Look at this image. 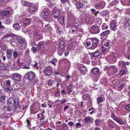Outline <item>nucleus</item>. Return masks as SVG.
<instances>
[{
  "mask_svg": "<svg viewBox=\"0 0 130 130\" xmlns=\"http://www.w3.org/2000/svg\"><path fill=\"white\" fill-rule=\"evenodd\" d=\"M59 46L58 48V54L60 56H61L64 51H65V48L66 46L65 43L62 41L59 43Z\"/></svg>",
  "mask_w": 130,
  "mask_h": 130,
  "instance_id": "f257e3e1",
  "label": "nucleus"
},
{
  "mask_svg": "<svg viewBox=\"0 0 130 130\" xmlns=\"http://www.w3.org/2000/svg\"><path fill=\"white\" fill-rule=\"evenodd\" d=\"M91 32L92 34H96L99 33L100 32V27L97 25H94L90 27Z\"/></svg>",
  "mask_w": 130,
  "mask_h": 130,
  "instance_id": "f03ea898",
  "label": "nucleus"
},
{
  "mask_svg": "<svg viewBox=\"0 0 130 130\" xmlns=\"http://www.w3.org/2000/svg\"><path fill=\"white\" fill-rule=\"evenodd\" d=\"M13 109L15 111H19L21 109V106L19 105V102L18 99L15 98L14 100Z\"/></svg>",
  "mask_w": 130,
  "mask_h": 130,
  "instance_id": "7ed1b4c3",
  "label": "nucleus"
},
{
  "mask_svg": "<svg viewBox=\"0 0 130 130\" xmlns=\"http://www.w3.org/2000/svg\"><path fill=\"white\" fill-rule=\"evenodd\" d=\"M39 107V105L35 104V103H34L31 105L30 108V111H35V112L32 113L33 114H35L38 111Z\"/></svg>",
  "mask_w": 130,
  "mask_h": 130,
  "instance_id": "20e7f679",
  "label": "nucleus"
},
{
  "mask_svg": "<svg viewBox=\"0 0 130 130\" xmlns=\"http://www.w3.org/2000/svg\"><path fill=\"white\" fill-rule=\"evenodd\" d=\"M26 75L27 76V79L30 81H32L36 76L35 74L32 71L29 72L26 74Z\"/></svg>",
  "mask_w": 130,
  "mask_h": 130,
  "instance_id": "39448f33",
  "label": "nucleus"
},
{
  "mask_svg": "<svg viewBox=\"0 0 130 130\" xmlns=\"http://www.w3.org/2000/svg\"><path fill=\"white\" fill-rule=\"evenodd\" d=\"M109 30H106L102 32L100 34L101 39L103 40H105L107 37L108 35L110 34Z\"/></svg>",
  "mask_w": 130,
  "mask_h": 130,
  "instance_id": "423d86ee",
  "label": "nucleus"
},
{
  "mask_svg": "<svg viewBox=\"0 0 130 130\" xmlns=\"http://www.w3.org/2000/svg\"><path fill=\"white\" fill-rule=\"evenodd\" d=\"M92 41L91 49H94L98 46V44L99 42V40L96 38H94L92 39Z\"/></svg>",
  "mask_w": 130,
  "mask_h": 130,
  "instance_id": "0eeeda50",
  "label": "nucleus"
},
{
  "mask_svg": "<svg viewBox=\"0 0 130 130\" xmlns=\"http://www.w3.org/2000/svg\"><path fill=\"white\" fill-rule=\"evenodd\" d=\"M43 72L46 76H50L53 74V71L50 68H45L43 71Z\"/></svg>",
  "mask_w": 130,
  "mask_h": 130,
  "instance_id": "6e6552de",
  "label": "nucleus"
},
{
  "mask_svg": "<svg viewBox=\"0 0 130 130\" xmlns=\"http://www.w3.org/2000/svg\"><path fill=\"white\" fill-rule=\"evenodd\" d=\"M12 12V9L10 7L6 8L4 10H2V14L4 16L8 15L9 14L11 13Z\"/></svg>",
  "mask_w": 130,
  "mask_h": 130,
  "instance_id": "1a4fd4ad",
  "label": "nucleus"
},
{
  "mask_svg": "<svg viewBox=\"0 0 130 130\" xmlns=\"http://www.w3.org/2000/svg\"><path fill=\"white\" fill-rule=\"evenodd\" d=\"M105 4L106 3L104 1H102L100 3L96 4L95 7L96 9H101L104 7Z\"/></svg>",
  "mask_w": 130,
  "mask_h": 130,
  "instance_id": "9d476101",
  "label": "nucleus"
},
{
  "mask_svg": "<svg viewBox=\"0 0 130 130\" xmlns=\"http://www.w3.org/2000/svg\"><path fill=\"white\" fill-rule=\"evenodd\" d=\"M84 122L86 124L90 123L92 124L93 123V119L89 116H87L83 120Z\"/></svg>",
  "mask_w": 130,
  "mask_h": 130,
  "instance_id": "9b49d317",
  "label": "nucleus"
},
{
  "mask_svg": "<svg viewBox=\"0 0 130 130\" xmlns=\"http://www.w3.org/2000/svg\"><path fill=\"white\" fill-rule=\"evenodd\" d=\"M17 40L19 43L23 45V44H26V42L25 40V39L21 36H18L17 38Z\"/></svg>",
  "mask_w": 130,
  "mask_h": 130,
  "instance_id": "f8f14e48",
  "label": "nucleus"
},
{
  "mask_svg": "<svg viewBox=\"0 0 130 130\" xmlns=\"http://www.w3.org/2000/svg\"><path fill=\"white\" fill-rule=\"evenodd\" d=\"M13 78L14 80L17 81H20L21 78V75L17 73L13 74Z\"/></svg>",
  "mask_w": 130,
  "mask_h": 130,
  "instance_id": "ddd939ff",
  "label": "nucleus"
},
{
  "mask_svg": "<svg viewBox=\"0 0 130 130\" xmlns=\"http://www.w3.org/2000/svg\"><path fill=\"white\" fill-rule=\"evenodd\" d=\"M123 23L124 24V26L125 28L128 27L130 24V18H124Z\"/></svg>",
  "mask_w": 130,
  "mask_h": 130,
  "instance_id": "4468645a",
  "label": "nucleus"
},
{
  "mask_svg": "<svg viewBox=\"0 0 130 130\" xmlns=\"http://www.w3.org/2000/svg\"><path fill=\"white\" fill-rule=\"evenodd\" d=\"M78 70L80 71L82 74H85L87 71V68L83 66V65H81L78 68Z\"/></svg>",
  "mask_w": 130,
  "mask_h": 130,
  "instance_id": "2eb2a0df",
  "label": "nucleus"
},
{
  "mask_svg": "<svg viewBox=\"0 0 130 130\" xmlns=\"http://www.w3.org/2000/svg\"><path fill=\"white\" fill-rule=\"evenodd\" d=\"M54 80L56 83H57L56 86L58 87L60 85H61V83L62 82L61 79L60 77L57 76H56L54 77Z\"/></svg>",
  "mask_w": 130,
  "mask_h": 130,
  "instance_id": "dca6fc26",
  "label": "nucleus"
},
{
  "mask_svg": "<svg viewBox=\"0 0 130 130\" xmlns=\"http://www.w3.org/2000/svg\"><path fill=\"white\" fill-rule=\"evenodd\" d=\"M117 22L114 20H112L110 22V28L113 30H115V28L117 27Z\"/></svg>",
  "mask_w": 130,
  "mask_h": 130,
  "instance_id": "f3484780",
  "label": "nucleus"
},
{
  "mask_svg": "<svg viewBox=\"0 0 130 130\" xmlns=\"http://www.w3.org/2000/svg\"><path fill=\"white\" fill-rule=\"evenodd\" d=\"M71 25L73 26V28H75L76 30L78 31L80 25L76 22H73L72 23Z\"/></svg>",
  "mask_w": 130,
  "mask_h": 130,
  "instance_id": "a211bd4d",
  "label": "nucleus"
},
{
  "mask_svg": "<svg viewBox=\"0 0 130 130\" xmlns=\"http://www.w3.org/2000/svg\"><path fill=\"white\" fill-rule=\"evenodd\" d=\"M73 84H69L67 87V89L68 90V92H67V94H70L72 92Z\"/></svg>",
  "mask_w": 130,
  "mask_h": 130,
  "instance_id": "6ab92c4d",
  "label": "nucleus"
},
{
  "mask_svg": "<svg viewBox=\"0 0 130 130\" xmlns=\"http://www.w3.org/2000/svg\"><path fill=\"white\" fill-rule=\"evenodd\" d=\"M60 12L59 10H54L53 13V15L55 19H57L59 16Z\"/></svg>",
  "mask_w": 130,
  "mask_h": 130,
  "instance_id": "aec40b11",
  "label": "nucleus"
},
{
  "mask_svg": "<svg viewBox=\"0 0 130 130\" xmlns=\"http://www.w3.org/2000/svg\"><path fill=\"white\" fill-rule=\"evenodd\" d=\"M108 122V126L111 128H114L116 125L114 122L110 119L109 120Z\"/></svg>",
  "mask_w": 130,
  "mask_h": 130,
  "instance_id": "412c9836",
  "label": "nucleus"
},
{
  "mask_svg": "<svg viewBox=\"0 0 130 130\" xmlns=\"http://www.w3.org/2000/svg\"><path fill=\"white\" fill-rule=\"evenodd\" d=\"M92 39H88L86 41L85 46L87 48H89L88 47H90L92 43Z\"/></svg>",
  "mask_w": 130,
  "mask_h": 130,
  "instance_id": "4be33fe9",
  "label": "nucleus"
},
{
  "mask_svg": "<svg viewBox=\"0 0 130 130\" xmlns=\"http://www.w3.org/2000/svg\"><path fill=\"white\" fill-rule=\"evenodd\" d=\"M48 14V10H44L41 13V16L42 18H47Z\"/></svg>",
  "mask_w": 130,
  "mask_h": 130,
  "instance_id": "5701e85b",
  "label": "nucleus"
},
{
  "mask_svg": "<svg viewBox=\"0 0 130 130\" xmlns=\"http://www.w3.org/2000/svg\"><path fill=\"white\" fill-rule=\"evenodd\" d=\"M52 30V27L49 25H45L44 29V31L46 32H50Z\"/></svg>",
  "mask_w": 130,
  "mask_h": 130,
  "instance_id": "b1692460",
  "label": "nucleus"
},
{
  "mask_svg": "<svg viewBox=\"0 0 130 130\" xmlns=\"http://www.w3.org/2000/svg\"><path fill=\"white\" fill-rule=\"evenodd\" d=\"M31 20L29 18H25L24 20V24L25 26H27L31 23Z\"/></svg>",
  "mask_w": 130,
  "mask_h": 130,
  "instance_id": "393cba45",
  "label": "nucleus"
},
{
  "mask_svg": "<svg viewBox=\"0 0 130 130\" xmlns=\"http://www.w3.org/2000/svg\"><path fill=\"white\" fill-rule=\"evenodd\" d=\"M35 10V6L32 5H31L29 7V11L31 13H34Z\"/></svg>",
  "mask_w": 130,
  "mask_h": 130,
  "instance_id": "a878e982",
  "label": "nucleus"
},
{
  "mask_svg": "<svg viewBox=\"0 0 130 130\" xmlns=\"http://www.w3.org/2000/svg\"><path fill=\"white\" fill-rule=\"evenodd\" d=\"M13 26L14 29L17 31L20 30L21 28L19 24L17 23L14 24L13 25Z\"/></svg>",
  "mask_w": 130,
  "mask_h": 130,
  "instance_id": "bb28decb",
  "label": "nucleus"
},
{
  "mask_svg": "<svg viewBox=\"0 0 130 130\" xmlns=\"http://www.w3.org/2000/svg\"><path fill=\"white\" fill-rule=\"evenodd\" d=\"M12 51L11 50H8L6 53V55L7 58H10L12 56Z\"/></svg>",
  "mask_w": 130,
  "mask_h": 130,
  "instance_id": "cd10ccee",
  "label": "nucleus"
},
{
  "mask_svg": "<svg viewBox=\"0 0 130 130\" xmlns=\"http://www.w3.org/2000/svg\"><path fill=\"white\" fill-rule=\"evenodd\" d=\"M75 5L76 7L79 9L81 8L84 6L83 4L79 1Z\"/></svg>",
  "mask_w": 130,
  "mask_h": 130,
  "instance_id": "c85d7f7f",
  "label": "nucleus"
},
{
  "mask_svg": "<svg viewBox=\"0 0 130 130\" xmlns=\"http://www.w3.org/2000/svg\"><path fill=\"white\" fill-rule=\"evenodd\" d=\"M92 73L95 74H97L99 72V69L97 68H94L92 70Z\"/></svg>",
  "mask_w": 130,
  "mask_h": 130,
  "instance_id": "c756f323",
  "label": "nucleus"
},
{
  "mask_svg": "<svg viewBox=\"0 0 130 130\" xmlns=\"http://www.w3.org/2000/svg\"><path fill=\"white\" fill-rule=\"evenodd\" d=\"M92 56L95 57H97L99 56L100 55V53L98 51H96L92 53Z\"/></svg>",
  "mask_w": 130,
  "mask_h": 130,
  "instance_id": "7c9ffc66",
  "label": "nucleus"
},
{
  "mask_svg": "<svg viewBox=\"0 0 130 130\" xmlns=\"http://www.w3.org/2000/svg\"><path fill=\"white\" fill-rule=\"evenodd\" d=\"M104 97H98L96 100L97 104H99L100 103L102 102L104 100Z\"/></svg>",
  "mask_w": 130,
  "mask_h": 130,
  "instance_id": "2f4dec72",
  "label": "nucleus"
},
{
  "mask_svg": "<svg viewBox=\"0 0 130 130\" xmlns=\"http://www.w3.org/2000/svg\"><path fill=\"white\" fill-rule=\"evenodd\" d=\"M121 4L124 5H129V0H121Z\"/></svg>",
  "mask_w": 130,
  "mask_h": 130,
  "instance_id": "473e14b6",
  "label": "nucleus"
},
{
  "mask_svg": "<svg viewBox=\"0 0 130 130\" xmlns=\"http://www.w3.org/2000/svg\"><path fill=\"white\" fill-rule=\"evenodd\" d=\"M30 65V63L28 62L25 65L22 66V68L25 69H29L30 68L29 66Z\"/></svg>",
  "mask_w": 130,
  "mask_h": 130,
  "instance_id": "72a5a7b5",
  "label": "nucleus"
},
{
  "mask_svg": "<svg viewBox=\"0 0 130 130\" xmlns=\"http://www.w3.org/2000/svg\"><path fill=\"white\" fill-rule=\"evenodd\" d=\"M71 29L70 30V32L71 34H73L77 32L78 30H76L75 28H73L72 26L71 25Z\"/></svg>",
  "mask_w": 130,
  "mask_h": 130,
  "instance_id": "f704fd0d",
  "label": "nucleus"
},
{
  "mask_svg": "<svg viewBox=\"0 0 130 130\" xmlns=\"http://www.w3.org/2000/svg\"><path fill=\"white\" fill-rule=\"evenodd\" d=\"M126 73V72L125 70L124 69H122L119 71V74L120 76H122L123 75Z\"/></svg>",
  "mask_w": 130,
  "mask_h": 130,
  "instance_id": "c9c22d12",
  "label": "nucleus"
},
{
  "mask_svg": "<svg viewBox=\"0 0 130 130\" xmlns=\"http://www.w3.org/2000/svg\"><path fill=\"white\" fill-rule=\"evenodd\" d=\"M57 60L56 58H53L51 61H50L49 62L54 65H56L55 63L57 62Z\"/></svg>",
  "mask_w": 130,
  "mask_h": 130,
  "instance_id": "e433bc0d",
  "label": "nucleus"
},
{
  "mask_svg": "<svg viewBox=\"0 0 130 130\" xmlns=\"http://www.w3.org/2000/svg\"><path fill=\"white\" fill-rule=\"evenodd\" d=\"M26 121L27 124V126L28 128L30 129L31 126V124L30 123L31 120L29 118H27L26 120Z\"/></svg>",
  "mask_w": 130,
  "mask_h": 130,
  "instance_id": "4c0bfd02",
  "label": "nucleus"
},
{
  "mask_svg": "<svg viewBox=\"0 0 130 130\" xmlns=\"http://www.w3.org/2000/svg\"><path fill=\"white\" fill-rule=\"evenodd\" d=\"M40 115L39 114H38L37 115L38 118H40V121H42L44 120L45 119V118L44 115L42 113H41V114H40Z\"/></svg>",
  "mask_w": 130,
  "mask_h": 130,
  "instance_id": "58836bf2",
  "label": "nucleus"
},
{
  "mask_svg": "<svg viewBox=\"0 0 130 130\" xmlns=\"http://www.w3.org/2000/svg\"><path fill=\"white\" fill-rule=\"evenodd\" d=\"M89 97V95L88 94H86L83 95L82 98L84 100L87 101Z\"/></svg>",
  "mask_w": 130,
  "mask_h": 130,
  "instance_id": "ea45409f",
  "label": "nucleus"
},
{
  "mask_svg": "<svg viewBox=\"0 0 130 130\" xmlns=\"http://www.w3.org/2000/svg\"><path fill=\"white\" fill-rule=\"evenodd\" d=\"M115 121L117 123L119 124L120 125H122L124 124V122L121 119H119L118 118Z\"/></svg>",
  "mask_w": 130,
  "mask_h": 130,
  "instance_id": "a19ab883",
  "label": "nucleus"
},
{
  "mask_svg": "<svg viewBox=\"0 0 130 130\" xmlns=\"http://www.w3.org/2000/svg\"><path fill=\"white\" fill-rule=\"evenodd\" d=\"M38 48L39 49H41L44 47L43 43L42 42H40L38 44Z\"/></svg>",
  "mask_w": 130,
  "mask_h": 130,
  "instance_id": "79ce46f5",
  "label": "nucleus"
},
{
  "mask_svg": "<svg viewBox=\"0 0 130 130\" xmlns=\"http://www.w3.org/2000/svg\"><path fill=\"white\" fill-rule=\"evenodd\" d=\"M58 21L60 24L63 23L64 21V16H62L60 17L58 20Z\"/></svg>",
  "mask_w": 130,
  "mask_h": 130,
  "instance_id": "37998d69",
  "label": "nucleus"
},
{
  "mask_svg": "<svg viewBox=\"0 0 130 130\" xmlns=\"http://www.w3.org/2000/svg\"><path fill=\"white\" fill-rule=\"evenodd\" d=\"M53 81L51 79H48L47 81V84L49 86H51L53 84Z\"/></svg>",
  "mask_w": 130,
  "mask_h": 130,
  "instance_id": "c03bdc74",
  "label": "nucleus"
},
{
  "mask_svg": "<svg viewBox=\"0 0 130 130\" xmlns=\"http://www.w3.org/2000/svg\"><path fill=\"white\" fill-rule=\"evenodd\" d=\"M14 100L13 98H9L8 100V105H10L13 103V102Z\"/></svg>",
  "mask_w": 130,
  "mask_h": 130,
  "instance_id": "a18cd8bd",
  "label": "nucleus"
},
{
  "mask_svg": "<svg viewBox=\"0 0 130 130\" xmlns=\"http://www.w3.org/2000/svg\"><path fill=\"white\" fill-rule=\"evenodd\" d=\"M23 4L24 6H26L27 7H29L31 5L28 2L26 1L24 2Z\"/></svg>",
  "mask_w": 130,
  "mask_h": 130,
  "instance_id": "49530a36",
  "label": "nucleus"
},
{
  "mask_svg": "<svg viewBox=\"0 0 130 130\" xmlns=\"http://www.w3.org/2000/svg\"><path fill=\"white\" fill-rule=\"evenodd\" d=\"M60 95V91L59 90H57L55 91V97H58Z\"/></svg>",
  "mask_w": 130,
  "mask_h": 130,
  "instance_id": "de8ad7c7",
  "label": "nucleus"
},
{
  "mask_svg": "<svg viewBox=\"0 0 130 130\" xmlns=\"http://www.w3.org/2000/svg\"><path fill=\"white\" fill-rule=\"evenodd\" d=\"M108 26L105 23H104L102 26V29L103 30L107 29L108 28Z\"/></svg>",
  "mask_w": 130,
  "mask_h": 130,
  "instance_id": "09e8293b",
  "label": "nucleus"
},
{
  "mask_svg": "<svg viewBox=\"0 0 130 130\" xmlns=\"http://www.w3.org/2000/svg\"><path fill=\"white\" fill-rule=\"evenodd\" d=\"M94 122L96 126H98L100 125V121L99 119L96 120Z\"/></svg>",
  "mask_w": 130,
  "mask_h": 130,
  "instance_id": "8fccbe9b",
  "label": "nucleus"
},
{
  "mask_svg": "<svg viewBox=\"0 0 130 130\" xmlns=\"http://www.w3.org/2000/svg\"><path fill=\"white\" fill-rule=\"evenodd\" d=\"M62 126L61 130H68V127L67 124L63 125H62Z\"/></svg>",
  "mask_w": 130,
  "mask_h": 130,
  "instance_id": "3c124183",
  "label": "nucleus"
},
{
  "mask_svg": "<svg viewBox=\"0 0 130 130\" xmlns=\"http://www.w3.org/2000/svg\"><path fill=\"white\" fill-rule=\"evenodd\" d=\"M18 55L19 54L18 52L15 51H14L13 52V56L14 58H16L17 57Z\"/></svg>",
  "mask_w": 130,
  "mask_h": 130,
  "instance_id": "603ef678",
  "label": "nucleus"
},
{
  "mask_svg": "<svg viewBox=\"0 0 130 130\" xmlns=\"http://www.w3.org/2000/svg\"><path fill=\"white\" fill-rule=\"evenodd\" d=\"M5 96H2L0 98V101L2 103L5 102Z\"/></svg>",
  "mask_w": 130,
  "mask_h": 130,
  "instance_id": "864d4df0",
  "label": "nucleus"
},
{
  "mask_svg": "<svg viewBox=\"0 0 130 130\" xmlns=\"http://www.w3.org/2000/svg\"><path fill=\"white\" fill-rule=\"evenodd\" d=\"M111 117L115 121L118 118L115 115V114L113 113H112Z\"/></svg>",
  "mask_w": 130,
  "mask_h": 130,
  "instance_id": "5fc2aeb1",
  "label": "nucleus"
},
{
  "mask_svg": "<svg viewBox=\"0 0 130 130\" xmlns=\"http://www.w3.org/2000/svg\"><path fill=\"white\" fill-rule=\"evenodd\" d=\"M124 108L127 111H130V104H127L126 106L124 107Z\"/></svg>",
  "mask_w": 130,
  "mask_h": 130,
  "instance_id": "6e6d98bb",
  "label": "nucleus"
},
{
  "mask_svg": "<svg viewBox=\"0 0 130 130\" xmlns=\"http://www.w3.org/2000/svg\"><path fill=\"white\" fill-rule=\"evenodd\" d=\"M11 35L10 34H7L6 35H4V36L2 37V39H4L6 38H8L10 37Z\"/></svg>",
  "mask_w": 130,
  "mask_h": 130,
  "instance_id": "4d7b16f0",
  "label": "nucleus"
},
{
  "mask_svg": "<svg viewBox=\"0 0 130 130\" xmlns=\"http://www.w3.org/2000/svg\"><path fill=\"white\" fill-rule=\"evenodd\" d=\"M101 14L103 17L105 16L107 14V12L106 11H103L101 12Z\"/></svg>",
  "mask_w": 130,
  "mask_h": 130,
  "instance_id": "13d9d810",
  "label": "nucleus"
},
{
  "mask_svg": "<svg viewBox=\"0 0 130 130\" xmlns=\"http://www.w3.org/2000/svg\"><path fill=\"white\" fill-rule=\"evenodd\" d=\"M35 36H36V38L37 39V40L41 39L42 37V35H41L36 34Z\"/></svg>",
  "mask_w": 130,
  "mask_h": 130,
  "instance_id": "bf43d9fd",
  "label": "nucleus"
},
{
  "mask_svg": "<svg viewBox=\"0 0 130 130\" xmlns=\"http://www.w3.org/2000/svg\"><path fill=\"white\" fill-rule=\"evenodd\" d=\"M20 60L19 59H18L17 62V65L20 68L21 67L22 65V62H20Z\"/></svg>",
  "mask_w": 130,
  "mask_h": 130,
  "instance_id": "052dcab7",
  "label": "nucleus"
},
{
  "mask_svg": "<svg viewBox=\"0 0 130 130\" xmlns=\"http://www.w3.org/2000/svg\"><path fill=\"white\" fill-rule=\"evenodd\" d=\"M82 126L81 123H77L75 124L76 127L77 128H80Z\"/></svg>",
  "mask_w": 130,
  "mask_h": 130,
  "instance_id": "680f3d73",
  "label": "nucleus"
},
{
  "mask_svg": "<svg viewBox=\"0 0 130 130\" xmlns=\"http://www.w3.org/2000/svg\"><path fill=\"white\" fill-rule=\"evenodd\" d=\"M118 3V1L117 0H113L110 3V4L111 5H115L116 4Z\"/></svg>",
  "mask_w": 130,
  "mask_h": 130,
  "instance_id": "e2e57ef3",
  "label": "nucleus"
},
{
  "mask_svg": "<svg viewBox=\"0 0 130 130\" xmlns=\"http://www.w3.org/2000/svg\"><path fill=\"white\" fill-rule=\"evenodd\" d=\"M59 34H61L62 33V31L60 29V28H58L57 29L56 31Z\"/></svg>",
  "mask_w": 130,
  "mask_h": 130,
  "instance_id": "0e129e2a",
  "label": "nucleus"
},
{
  "mask_svg": "<svg viewBox=\"0 0 130 130\" xmlns=\"http://www.w3.org/2000/svg\"><path fill=\"white\" fill-rule=\"evenodd\" d=\"M31 51L35 53L37 51V50L36 47H33L31 48Z\"/></svg>",
  "mask_w": 130,
  "mask_h": 130,
  "instance_id": "69168bd1",
  "label": "nucleus"
},
{
  "mask_svg": "<svg viewBox=\"0 0 130 130\" xmlns=\"http://www.w3.org/2000/svg\"><path fill=\"white\" fill-rule=\"evenodd\" d=\"M130 63L128 62H123L122 63V65L124 67H125L126 65L128 66Z\"/></svg>",
  "mask_w": 130,
  "mask_h": 130,
  "instance_id": "338daca9",
  "label": "nucleus"
},
{
  "mask_svg": "<svg viewBox=\"0 0 130 130\" xmlns=\"http://www.w3.org/2000/svg\"><path fill=\"white\" fill-rule=\"evenodd\" d=\"M60 102L61 104H63L66 102V100L65 99H63L60 101Z\"/></svg>",
  "mask_w": 130,
  "mask_h": 130,
  "instance_id": "774afa93",
  "label": "nucleus"
}]
</instances>
